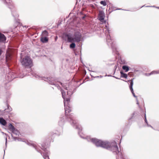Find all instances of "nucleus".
Returning <instances> with one entry per match:
<instances>
[{
    "label": "nucleus",
    "instance_id": "79ce46f5",
    "mask_svg": "<svg viewBox=\"0 0 159 159\" xmlns=\"http://www.w3.org/2000/svg\"><path fill=\"white\" fill-rule=\"evenodd\" d=\"M118 9V10H122V9Z\"/></svg>",
    "mask_w": 159,
    "mask_h": 159
},
{
    "label": "nucleus",
    "instance_id": "a878e982",
    "mask_svg": "<svg viewBox=\"0 0 159 159\" xmlns=\"http://www.w3.org/2000/svg\"><path fill=\"white\" fill-rule=\"evenodd\" d=\"M7 109L9 110V111H11L12 110L11 108L9 105H7Z\"/></svg>",
    "mask_w": 159,
    "mask_h": 159
},
{
    "label": "nucleus",
    "instance_id": "ea45409f",
    "mask_svg": "<svg viewBox=\"0 0 159 159\" xmlns=\"http://www.w3.org/2000/svg\"><path fill=\"white\" fill-rule=\"evenodd\" d=\"M144 6H144H144H142V7H141V8H142V7H144Z\"/></svg>",
    "mask_w": 159,
    "mask_h": 159
},
{
    "label": "nucleus",
    "instance_id": "b1692460",
    "mask_svg": "<svg viewBox=\"0 0 159 159\" xmlns=\"http://www.w3.org/2000/svg\"><path fill=\"white\" fill-rule=\"evenodd\" d=\"M81 14H82L81 12H80V18H82L83 20H84L86 16V15H84L83 16H81Z\"/></svg>",
    "mask_w": 159,
    "mask_h": 159
},
{
    "label": "nucleus",
    "instance_id": "f03ea898",
    "mask_svg": "<svg viewBox=\"0 0 159 159\" xmlns=\"http://www.w3.org/2000/svg\"><path fill=\"white\" fill-rule=\"evenodd\" d=\"M91 141L98 147H100L111 151L114 154H117L116 159H125L121 152L118 148L116 143L115 142L111 143L103 141L96 138H92Z\"/></svg>",
    "mask_w": 159,
    "mask_h": 159
},
{
    "label": "nucleus",
    "instance_id": "bb28decb",
    "mask_svg": "<svg viewBox=\"0 0 159 159\" xmlns=\"http://www.w3.org/2000/svg\"><path fill=\"white\" fill-rule=\"evenodd\" d=\"M134 112L132 113L129 119V120H131L133 118V117H134Z\"/></svg>",
    "mask_w": 159,
    "mask_h": 159
},
{
    "label": "nucleus",
    "instance_id": "a18cd8bd",
    "mask_svg": "<svg viewBox=\"0 0 159 159\" xmlns=\"http://www.w3.org/2000/svg\"><path fill=\"white\" fill-rule=\"evenodd\" d=\"M80 39H81V35H80Z\"/></svg>",
    "mask_w": 159,
    "mask_h": 159
},
{
    "label": "nucleus",
    "instance_id": "393cba45",
    "mask_svg": "<svg viewBox=\"0 0 159 159\" xmlns=\"http://www.w3.org/2000/svg\"><path fill=\"white\" fill-rule=\"evenodd\" d=\"M106 28H105V29H106V31H107L108 34H109L110 33V32H109V28L108 27H107V26H106Z\"/></svg>",
    "mask_w": 159,
    "mask_h": 159
},
{
    "label": "nucleus",
    "instance_id": "6e6552de",
    "mask_svg": "<svg viewBox=\"0 0 159 159\" xmlns=\"http://www.w3.org/2000/svg\"><path fill=\"white\" fill-rule=\"evenodd\" d=\"M21 63L22 65L25 66L30 67L32 65V61L29 56H26L23 58Z\"/></svg>",
    "mask_w": 159,
    "mask_h": 159
},
{
    "label": "nucleus",
    "instance_id": "cd10ccee",
    "mask_svg": "<svg viewBox=\"0 0 159 159\" xmlns=\"http://www.w3.org/2000/svg\"><path fill=\"white\" fill-rule=\"evenodd\" d=\"M144 119H145V122L146 123H148V121H147V120L146 117V115L145 113V114H144Z\"/></svg>",
    "mask_w": 159,
    "mask_h": 159
},
{
    "label": "nucleus",
    "instance_id": "de8ad7c7",
    "mask_svg": "<svg viewBox=\"0 0 159 159\" xmlns=\"http://www.w3.org/2000/svg\"><path fill=\"white\" fill-rule=\"evenodd\" d=\"M97 77H99V76H97Z\"/></svg>",
    "mask_w": 159,
    "mask_h": 159
},
{
    "label": "nucleus",
    "instance_id": "5701e85b",
    "mask_svg": "<svg viewBox=\"0 0 159 159\" xmlns=\"http://www.w3.org/2000/svg\"><path fill=\"white\" fill-rule=\"evenodd\" d=\"M100 3L103 6H106L107 5L106 2L105 1H100Z\"/></svg>",
    "mask_w": 159,
    "mask_h": 159
},
{
    "label": "nucleus",
    "instance_id": "a19ab883",
    "mask_svg": "<svg viewBox=\"0 0 159 159\" xmlns=\"http://www.w3.org/2000/svg\"><path fill=\"white\" fill-rule=\"evenodd\" d=\"M23 76H22V77H20V78H23Z\"/></svg>",
    "mask_w": 159,
    "mask_h": 159
},
{
    "label": "nucleus",
    "instance_id": "c03bdc74",
    "mask_svg": "<svg viewBox=\"0 0 159 159\" xmlns=\"http://www.w3.org/2000/svg\"><path fill=\"white\" fill-rule=\"evenodd\" d=\"M122 10H124V11H125L126 10H124V9H122Z\"/></svg>",
    "mask_w": 159,
    "mask_h": 159
},
{
    "label": "nucleus",
    "instance_id": "0eeeda50",
    "mask_svg": "<svg viewBox=\"0 0 159 159\" xmlns=\"http://www.w3.org/2000/svg\"><path fill=\"white\" fill-rule=\"evenodd\" d=\"M107 45L108 46H111L113 51L115 52L116 54H117L118 53L117 48L116 47L115 45L113 43L112 39L111 38V37L109 34L107 35Z\"/></svg>",
    "mask_w": 159,
    "mask_h": 159
},
{
    "label": "nucleus",
    "instance_id": "9d476101",
    "mask_svg": "<svg viewBox=\"0 0 159 159\" xmlns=\"http://www.w3.org/2000/svg\"><path fill=\"white\" fill-rule=\"evenodd\" d=\"M105 17V14L103 11H99V20L101 21H102Z\"/></svg>",
    "mask_w": 159,
    "mask_h": 159
},
{
    "label": "nucleus",
    "instance_id": "09e8293b",
    "mask_svg": "<svg viewBox=\"0 0 159 159\" xmlns=\"http://www.w3.org/2000/svg\"><path fill=\"white\" fill-rule=\"evenodd\" d=\"M77 0V2H76V3H77V2H78V1H77V0Z\"/></svg>",
    "mask_w": 159,
    "mask_h": 159
},
{
    "label": "nucleus",
    "instance_id": "aec40b11",
    "mask_svg": "<svg viewBox=\"0 0 159 159\" xmlns=\"http://www.w3.org/2000/svg\"><path fill=\"white\" fill-rule=\"evenodd\" d=\"M12 132L16 135H19L20 134L19 131L16 129Z\"/></svg>",
    "mask_w": 159,
    "mask_h": 159
},
{
    "label": "nucleus",
    "instance_id": "37998d69",
    "mask_svg": "<svg viewBox=\"0 0 159 159\" xmlns=\"http://www.w3.org/2000/svg\"><path fill=\"white\" fill-rule=\"evenodd\" d=\"M80 61H81V58H80Z\"/></svg>",
    "mask_w": 159,
    "mask_h": 159
},
{
    "label": "nucleus",
    "instance_id": "1a4fd4ad",
    "mask_svg": "<svg viewBox=\"0 0 159 159\" xmlns=\"http://www.w3.org/2000/svg\"><path fill=\"white\" fill-rule=\"evenodd\" d=\"M134 79V78H133V79H132L131 80H129L128 81V84H130L129 85V89H130L131 93H132V94H133L134 97L136 98V101H137V104L138 105H139V103L138 101V100L137 98V97L136 96H135V95L134 93L133 89V84H134V83H133Z\"/></svg>",
    "mask_w": 159,
    "mask_h": 159
},
{
    "label": "nucleus",
    "instance_id": "473e14b6",
    "mask_svg": "<svg viewBox=\"0 0 159 159\" xmlns=\"http://www.w3.org/2000/svg\"><path fill=\"white\" fill-rule=\"evenodd\" d=\"M7 138L6 139V145H7Z\"/></svg>",
    "mask_w": 159,
    "mask_h": 159
},
{
    "label": "nucleus",
    "instance_id": "f257e3e1",
    "mask_svg": "<svg viewBox=\"0 0 159 159\" xmlns=\"http://www.w3.org/2000/svg\"><path fill=\"white\" fill-rule=\"evenodd\" d=\"M61 84L63 87L67 91L66 93L63 90H61L62 97L64 99V103L65 109V113L66 116L68 119L70 120V122L73 127L78 130V134L79 133V125L77 123L75 117L72 115L69 114L71 110V105L70 102V96L75 91L76 87L73 85L68 84V85H63L62 83L60 82Z\"/></svg>",
    "mask_w": 159,
    "mask_h": 159
},
{
    "label": "nucleus",
    "instance_id": "f8f14e48",
    "mask_svg": "<svg viewBox=\"0 0 159 159\" xmlns=\"http://www.w3.org/2000/svg\"><path fill=\"white\" fill-rule=\"evenodd\" d=\"M64 117H60L58 121V124L60 126L63 125L65 122Z\"/></svg>",
    "mask_w": 159,
    "mask_h": 159
},
{
    "label": "nucleus",
    "instance_id": "9b49d317",
    "mask_svg": "<svg viewBox=\"0 0 159 159\" xmlns=\"http://www.w3.org/2000/svg\"><path fill=\"white\" fill-rule=\"evenodd\" d=\"M6 40V38L5 35L0 32V43H4Z\"/></svg>",
    "mask_w": 159,
    "mask_h": 159
},
{
    "label": "nucleus",
    "instance_id": "2f4dec72",
    "mask_svg": "<svg viewBox=\"0 0 159 159\" xmlns=\"http://www.w3.org/2000/svg\"><path fill=\"white\" fill-rule=\"evenodd\" d=\"M113 77H115V78H116V79H120V78H117V77H115V76H113Z\"/></svg>",
    "mask_w": 159,
    "mask_h": 159
},
{
    "label": "nucleus",
    "instance_id": "72a5a7b5",
    "mask_svg": "<svg viewBox=\"0 0 159 159\" xmlns=\"http://www.w3.org/2000/svg\"><path fill=\"white\" fill-rule=\"evenodd\" d=\"M152 7V6H146V7Z\"/></svg>",
    "mask_w": 159,
    "mask_h": 159
},
{
    "label": "nucleus",
    "instance_id": "4c0bfd02",
    "mask_svg": "<svg viewBox=\"0 0 159 159\" xmlns=\"http://www.w3.org/2000/svg\"><path fill=\"white\" fill-rule=\"evenodd\" d=\"M102 77V76H101V75L100 76V77H101H101Z\"/></svg>",
    "mask_w": 159,
    "mask_h": 159
},
{
    "label": "nucleus",
    "instance_id": "2eb2a0df",
    "mask_svg": "<svg viewBox=\"0 0 159 159\" xmlns=\"http://www.w3.org/2000/svg\"><path fill=\"white\" fill-rule=\"evenodd\" d=\"M0 123L3 125H5L7 122L3 118H0Z\"/></svg>",
    "mask_w": 159,
    "mask_h": 159
},
{
    "label": "nucleus",
    "instance_id": "dca6fc26",
    "mask_svg": "<svg viewBox=\"0 0 159 159\" xmlns=\"http://www.w3.org/2000/svg\"><path fill=\"white\" fill-rule=\"evenodd\" d=\"M156 74H159V70L158 71H153L150 73L148 74H146V75L148 76H149L152 75Z\"/></svg>",
    "mask_w": 159,
    "mask_h": 159
},
{
    "label": "nucleus",
    "instance_id": "4468645a",
    "mask_svg": "<svg viewBox=\"0 0 159 159\" xmlns=\"http://www.w3.org/2000/svg\"><path fill=\"white\" fill-rule=\"evenodd\" d=\"M40 40L43 43H46L48 41V38L47 37H41Z\"/></svg>",
    "mask_w": 159,
    "mask_h": 159
},
{
    "label": "nucleus",
    "instance_id": "7ed1b4c3",
    "mask_svg": "<svg viewBox=\"0 0 159 159\" xmlns=\"http://www.w3.org/2000/svg\"><path fill=\"white\" fill-rule=\"evenodd\" d=\"M65 37L67 39V42L72 43L70 45V48L73 49L75 46V44L74 42L80 41V32L78 31L75 32L74 35L70 34H66L65 35Z\"/></svg>",
    "mask_w": 159,
    "mask_h": 159
},
{
    "label": "nucleus",
    "instance_id": "39448f33",
    "mask_svg": "<svg viewBox=\"0 0 159 159\" xmlns=\"http://www.w3.org/2000/svg\"><path fill=\"white\" fill-rule=\"evenodd\" d=\"M32 74L36 78H38L39 79L43 80L45 81H48V82H49L50 84L54 85L56 87H57L58 89H60V86L58 84H56L54 82L52 81V80L51 79V80H50L49 78L42 77L39 74L33 73Z\"/></svg>",
    "mask_w": 159,
    "mask_h": 159
},
{
    "label": "nucleus",
    "instance_id": "c9c22d12",
    "mask_svg": "<svg viewBox=\"0 0 159 159\" xmlns=\"http://www.w3.org/2000/svg\"><path fill=\"white\" fill-rule=\"evenodd\" d=\"M152 6V7H155V6Z\"/></svg>",
    "mask_w": 159,
    "mask_h": 159
},
{
    "label": "nucleus",
    "instance_id": "412c9836",
    "mask_svg": "<svg viewBox=\"0 0 159 159\" xmlns=\"http://www.w3.org/2000/svg\"><path fill=\"white\" fill-rule=\"evenodd\" d=\"M122 69L125 70V72H128L129 70V68L128 66H126V65H124L123 66Z\"/></svg>",
    "mask_w": 159,
    "mask_h": 159
},
{
    "label": "nucleus",
    "instance_id": "f704fd0d",
    "mask_svg": "<svg viewBox=\"0 0 159 159\" xmlns=\"http://www.w3.org/2000/svg\"><path fill=\"white\" fill-rule=\"evenodd\" d=\"M156 8H158V9H159V7H156Z\"/></svg>",
    "mask_w": 159,
    "mask_h": 159
},
{
    "label": "nucleus",
    "instance_id": "ddd939ff",
    "mask_svg": "<svg viewBox=\"0 0 159 159\" xmlns=\"http://www.w3.org/2000/svg\"><path fill=\"white\" fill-rule=\"evenodd\" d=\"M11 55L10 53L9 52H7L6 53V61L7 62L9 61V60L11 59Z\"/></svg>",
    "mask_w": 159,
    "mask_h": 159
},
{
    "label": "nucleus",
    "instance_id": "7c9ffc66",
    "mask_svg": "<svg viewBox=\"0 0 159 159\" xmlns=\"http://www.w3.org/2000/svg\"><path fill=\"white\" fill-rule=\"evenodd\" d=\"M6 110V109H5V110H4V111H0V112H2V114L4 112V111H5V110Z\"/></svg>",
    "mask_w": 159,
    "mask_h": 159
},
{
    "label": "nucleus",
    "instance_id": "58836bf2",
    "mask_svg": "<svg viewBox=\"0 0 159 159\" xmlns=\"http://www.w3.org/2000/svg\"><path fill=\"white\" fill-rule=\"evenodd\" d=\"M102 77V76H101V75L100 76V77H101H101Z\"/></svg>",
    "mask_w": 159,
    "mask_h": 159
},
{
    "label": "nucleus",
    "instance_id": "e433bc0d",
    "mask_svg": "<svg viewBox=\"0 0 159 159\" xmlns=\"http://www.w3.org/2000/svg\"><path fill=\"white\" fill-rule=\"evenodd\" d=\"M11 13H12V15L14 16V15H13V13L12 12Z\"/></svg>",
    "mask_w": 159,
    "mask_h": 159
},
{
    "label": "nucleus",
    "instance_id": "20e7f679",
    "mask_svg": "<svg viewBox=\"0 0 159 159\" xmlns=\"http://www.w3.org/2000/svg\"><path fill=\"white\" fill-rule=\"evenodd\" d=\"M17 139L18 141L25 142L28 145L30 146H32L33 147L35 148L36 150L38 152H40L41 153V155L43 156V157L44 159H49V157H48L49 152L46 149V148L45 146L43 144H42L41 145V148L44 151V153H43V155L42 153L40 152V151L39 150L37 149V146L35 144H34L33 142H30L28 141H25L23 139Z\"/></svg>",
    "mask_w": 159,
    "mask_h": 159
},
{
    "label": "nucleus",
    "instance_id": "4be33fe9",
    "mask_svg": "<svg viewBox=\"0 0 159 159\" xmlns=\"http://www.w3.org/2000/svg\"><path fill=\"white\" fill-rule=\"evenodd\" d=\"M9 129L12 132L15 129L14 126L11 124H10L9 125Z\"/></svg>",
    "mask_w": 159,
    "mask_h": 159
},
{
    "label": "nucleus",
    "instance_id": "c85d7f7f",
    "mask_svg": "<svg viewBox=\"0 0 159 159\" xmlns=\"http://www.w3.org/2000/svg\"><path fill=\"white\" fill-rule=\"evenodd\" d=\"M147 124V126H149V127H151L152 128H153V127L151 126V125H149L148 124V123H146Z\"/></svg>",
    "mask_w": 159,
    "mask_h": 159
},
{
    "label": "nucleus",
    "instance_id": "6ab92c4d",
    "mask_svg": "<svg viewBox=\"0 0 159 159\" xmlns=\"http://www.w3.org/2000/svg\"><path fill=\"white\" fill-rule=\"evenodd\" d=\"M120 73L121 74V77L122 78H126L127 77V74L124 73H123V71H121L120 72Z\"/></svg>",
    "mask_w": 159,
    "mask_h": 159
},
{
    "label": "nucleus",
    "instance_id": "a211bd4d",
    "mask_svg": "<svg viewBox=\"0 0 159 159\" xmlns=\"http://www.w3.org/2000/svg\"><path fill=\"white\" fill-rule=\"evenodd\" d=\"M48 36V32L45 30L43 31L41 35V37H47Z\"/></svg>",
    "mask_w": 159,
    "mask_h": 159
},
{
    "label": "nucleus",
    "instance_id": "423d86ee",
    "mask_svg": "<svg viewBox=\"0 0 159 159\" xmlns=\"http://www.w3.org/2000/svg\"><path fill=\"white\" fill-rule=\"evenodd\" d=\"M32 74L36 78H38L39 79L43 80L45 81H48V82H49L50 84L54 85L56 87H57L58 89H60V86L58 84H56L54 82L52 81V80L51 79V80H50L49 78L42 77L39 74L33 73Z\"/></svg>",
    "mask_w": 159,
    "mask_h": 159
},
{
    "label": "nucleus",
    "instance_id": "c756f323",
    "mask_svg": "<svg viewBox=\"0 0 159 159\" xmlns=\"http://www.w3.org/2000/svg\"><path fill=\"white\" fill-rule=\"evenodd\" d=\"M2 51L1 49L0 48V56L2 54Z\"/></svg>",
    "mask_w": 159,
    "mask_h": 159
},
{
    "label": "nucleus",
    "instance_id": "f3484780",
    "mask_svg": "<svg viewBox=\"0 0 159 159\" xmlns=\"http://www.w3.org/2000/svg\"><path fill=\"white\" fill-rule=\"evenodd\" d=\"M4 3L8 6H10L11 5V1L10 0H2Z\"/></svg>",
    "mask_w": 159,
    "mask_h": 159
},
{
    "label": "nucleus",
    "instance_id": "49530a36",
    "mask_svg": "<svg viewBox=\"0 0 159 159\" xmlns=\"http://www.w3.org/2000/svg\"><path fill=\"white\" fill-rule=\"evenodd\" d=\"M75 54L76 55H77V54H76V53L75 52Z\"/></svg>",
    "mask_w": 159,
    "mask_h": 159
}]
</instances>
